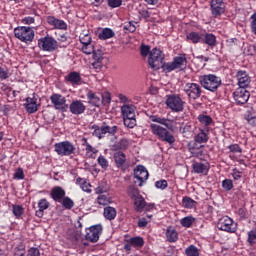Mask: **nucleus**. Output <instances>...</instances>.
Here are the masks:
<instances>
[{"label":"nucleus","instance_id":"obj_25","mask_svg":"<svg viewBox=\"0 0 256 256\" xmlns=\"http://www.w3.org/2000/svg\"><path fill=\"white\" fill-rule=\"evenodd\" d=\"M203 43L208 45V47H215L217 45V37L211 33L203 34Z\"/></svg>","mask_w":256,"mask_h":256},{"label":"nucleus","instance_id":"obj_60","mask_svg":"<svg viewBox=\"0 0 256 256\" xmlns=\"http://www.w3.org/2000/svg\"><path fill=\"white\" fill-rule=\"evenodd\" d=\"M14 179L23 180L25 179V173L23 172V169L18 168L16 172L14 173Z\"/></svg>","mask_w":256,"mask_h":256},{"label":"nucleus","instance_id":"obj_40","mask_svg":"<svg viewBox=\"0 0 256 256\" xmlns=\"http://www.w3.org/2000/svg\"><path fill=\"white\" fill-rule=\"evenodd\" d=\"M79 39L82 45H89V43H91V35H89L87 32H82L79 36Z\"/></svg>","mask_w":256,"mask_h":256},{"label":"nucleus","instance_id":"obj_62","mask_svg":"<svg viewBox=\"0 0 256 256\" xmlns=\"http://www.w3.org/2000/svg\"><path fill=\"white\" fill-rule=\"evenodd\" d=\"M150 51H151V48L149 46H147V45L141 46V55L143 57H147V55H149Z\"/></svg>","mask_w":256,"mask_h":256},{"label":"nucleus","instance_id":"obj_26","mask_svg":"<svg viewBox=\"0 0 256 256\" xmlns=\"http://www.w3.org/2000/svg\"><path fill=\"white\" fill-rule=\"evenodd\" d=\"M103 215L108 221H113L117 217V210L114 207L107 206L104 208Z\"/></svg>","mask_w":256,"mask_h":256},{"label":"nucleus","instance_id":"obj_24","mask_svg":"<svg viewBox=\"0 0 256 256\" xmlns=\"http://www.w3.org/2000/svg\"><path fill=\"white\" fill-rule=\"evenodd\" d=\"M51 197L52 199H54L55 201L60 202L61 199H63V197H65V190H63V188L57 186L54 187L51 191Z\"/></svg>","mask_w":256,"mask_h":256},{"label":"nucleus","instance_id":"obj_10","mask_svg":"<svg viewBox=\"0 0 256 256\" xmlns=\"http://www.w3.org/2000/svg\"><path fill=\"white\" fill-rule=\"evenodd\" d=\"M217 228L220 231H226V233H235L237 231V224L229 216H223L219 219Z\"/></svg>","mask_w":256,"mask_h":256},{"label":"nucleus","instance_id":"obj_61","mask_svg":"<svg viewBox=\"0 0 256 256\" xmlns=\"http://www.w3.org/2000/svg\"><path fill=\"white\" fill-rule=\"evenodd\" d=\"M148 224H149V220L147 218H145V217L140 218L138 220V227L140 229H145V227H147Z\"/></svg>","mask_w":256,"mask_h":256},{"label":"nucleus","instance_id":"obj_48","mask_svg":"<svg viewBox=\"0 0 256 256\" xmlns=\"http://www.w3.org/2000/svg\"><path fill=\"white\" fill-rule=\"evenodd\" d=\"M222 187L224 191H231L233 189V180L225 179L222 181Z\"/></svg>","mask_w":256,"mask_h":256},{"label":"nucleus","instance_id":"obj_39","mask_svg":"<svg viewBox=\"0 0 256 256\" xmlns=\"http://www.w3.org/2000/svg\"><path fill=\"white\" fill-rule=\"evenodd\" d=\"M182 205L185 209H193V207H195V200L191 199V197H184Z\"/></svg>","mask_w":256,"mask_h":256},{"label":"nucleus","instance_id":"obj_9","mask_svg":"<svg viewBox=\"0 0 256 256\" xmlns=\"http://www.w3.org/2000/svg\"><path fill=\"white\" fill-rule=\"evenodd\" d=\"M50 101L57 111H62V113H65V111L69 109L67 98H65V96L61 94H57V93L52 94L50 96Z\"/></svg>","mask_w":256,"mask_h":256},{"label":"nucleus","instance_id":"obj_14","mask_svg":"<svg viewBox=\"0 0 256 256\" xmlns=\"http://www.w3.org/2000/svg\"><path fill=\"white\" fill-rule=\"evenodd\" d=\"M25 101L26 103L24 104V107L27 113H37L39 109V96H37V94H32L31 96L27 97Z\"/></svg>","mask_w":256,"mask_h":256},{"label":"nucleus","instance_id":"obj_17","mask_svg":"<svg viewBox=\"0 0 256 256\" xmlns=\"http://www.w3.org/2000/svg\"><path fill=\"white\" fill-rule=\"evenodd\" d=\"M69 109H70V113H72V115H83V113H85V109H87V107L85 106L83 101L73 100L69 106Z\"/></svg>","mask_w":256,"mask_h":256},{"label":"nucleus","instance_id":"obj_8","mask_svg":"<svg viewBox=\"0 0 256 256\" xmlns=\"http://www.w3.org/2000/svg\"><path fill=\"white\" fill-rule=\"evenodd\" d=\"M75 145L69 141L58 142L54 145V151L60 157H69L75 153Z\"/></svg>","mask_w":256,"mask_h":256},{"label":"nucleus","instance_id":"obj_35","mask_svg":"<svg viewBox=\"0 0 256 256\" xmlns=\"http://www.w3.org/2000/svg\"><path fill=\"white\" fill-rule=\"evenodd\" d=\"M198 121L201 123V125H204V127H208L211 123H213V118L209 115L200 114L198 116Z\"/></svg>","mask_w":256,"mask_h":256},{"label":"nucleus","instance_id":"obj_15","mask_svg":"<svg viewBox=\"0 0 256 256\" xmlns=\"http://www.w3.org/2000/svg\"><path fill=\"white\" fill-rule=\"evenodd\" d=\"M233 97L237 105H245L249 101L250 94L245 88H238L233 93Z\"/></svg>","mask_w":256,"mask_h":256},{"label":"nucleus","instance_id":"obj_21","mask_svg":"<svg viewBox=\"0 0 256 256\" xmlns=\"http://www.w3.org/2000/svg\"><path fill=\"white\" fill-rule=\"evenodd\" d=\"M121 113H122V117L123 119H133L135 118V106L131 105V104H124L121 106Z\"/></svg>","mask_w":256,"mask_h":256},{"label":"nucleus","instance_id":"obj_38","mask_svg":"<svg viewBox=\"0 0 256 256\" xmlns=\"http://www.w3.org/2000/svg\"><path fill=\"white\" fill-rule=\"evenodd\" d=\"M186 256H199V248L195 245H190L185 250Z\"/></svg>","mask_w":256,"mask_h":256},{"label":"nucleus","instance_id":"obj_28","mask_svg":"<svg viewBox=\"0 0 256 256\" xmlns=\"http://www.w3.org/2000/svg\"><path fill=\"white\" fill-rule=\"evenodd\" d=\"M114 161L117 167H123V165H125V162L127 161V156L125 155V153L118 151L114 154Z\"/></svg>","mask_w":256,"mask_h":256},{"label":"nucleus","instance_id":"obj_13","mask_svg":"<svg viewBox=\"0 0 256 256\" xmlns=\"http://www.w3.org/2000/svg\"><path fill=\"white\" fill-rule=\"evenodd\" d=\"M134 178L136 179L135 183H137L139 187H143V183L149 179V172L147 171V168L141 165L137 166L134 169Z\"/></svg>","mask_w":256,"mask_h":256},{"label":"nucleus","instance_id":"obj_2","mask_svg":"<svg viewBox=\"0 0 256 256\" xmlns=\"http://www.w3.org/2000/svg\"><path fill=\"white\" fill-rule=\"evenodd\" d=\"M200 83L204 89L215 93L222 85L221 77L214 74H207L200 77Z\"/></svg>","mask_w":256,"mask_h":256},{"label":"nucleus","instance_id":"obj_64","mask_svg":"<svg viewBox=\"0 0 256 256\" xmlns=\"http://www.w3.org/2000/svg\"><path fill=\"white\" fill-rule=\"evenodd\" d=\"M28 256H41V253L39 252V249H37V248H30L28 250Z\"/></svg>","mask_w":256,"mask_h":256},{"label":"nucleus","instance_id":"obj_41","mask_svg":"<svg viewBox=\"0 0 256 256\" xmlns=\"http://www.w3.org/2000/svg\"><path fill=\"white\" fill-rule=\"evenodd\" d=\"M128 195L133 200L141 196V194H139V189L135 188V186L128 187Z\"/></svg>","mask_w":256,"mask_h":256},{"label":"nucleus","instance_id":"obj_51","mask_svg":"<svg viewBox=\"0 0 256 256\" xmlns=\"http://www.w3.org/2000/svg\"><path fill=\"white\" fill-rule=\"evenodd\" d=\"M62 205L63 207H65V209H73V206L75 205V203L73 202V200H71V198L66 197L62 201Z\"/></svg>","mask_w":256,"mask_h":256},{"label":"nucleus","instance_id":"obj_30","mask_svg":"<svg viewBox=\"0 0 256 256\" xmlns=\"http://www.w3.org/2000/svg\"><path fill=\"white\" fill-rule=\"evenodd\" d=\"M76 183L80 185L82 191H85V193H91V184L87 182L85 178L78 177L76 179Z\"/></svg>","mask_w":256,"mask_h":256},{"label":"nucleus","instance_id":"obj_32","mask_svg":"<svg viewBox=\"0 0 256 256\" xmlns=\"http://www.w3.org/2000/svg\"><path fill=\"white\" fill-rule=\"evenodd\" d=\"M105 135H107V132H106L104 123L100 127L94 126V132H93L94 137H97L98 139H103V137H105Z\"/></svg>","mask_w":256,"mask_h":256},{"label":"nucleus","instance_id":"obj_23","mask_svg":"<svg viewBox=\"0 0 256 256\" xmlns=\"http://www.w3.org/2000/svg\"><path fill=\"white\" fill-rule=\"evenodd\" d=\"M86 97L88 99V103H90V105H93L94 107H99V105H101L102 103L101 97L96 95L93 91H89L86 94Z\"/></svg>","mask_w":256,"mask_h":256},{"label":"nucleus","instance_id":"obj_56","mask_svg":"<svg viewBox=\"0 0 256 256\" xmlns=\"http://www.w3.org/2000/svg\"><path fill=\"white\" fill-rule=\"evenodd\" d=\"M104 128L106 129V134L108 135H115L117 133L118 127L117 126H109L104 123Z\"/></svg>","mask_w":256,"mask_h":256},{"label":"nucleus","instance_id":"obj_1","mask_svg":"<svg viewBox=\"0 0 256 256\" xmlns=\"http://www.w3.org/2000/svg\"><path fill=\"white\" fill-rule=\"evenodd\" d=\"M150 121L157 124H150L152 134L158 137L160 141L173 145L175 143V136L169 131H175V121L169 118L160 117L157 115L150 116ZM163 125V126H161ZM166 127V128H165Z\"/></svg>","mask_w":256,"mask_h":256},{"label":"nucleus","instance_id":"obj_63","mask_svg":"<svg viewBox=\"0 0 256 256\" xmlns=\"http://www.w3.org/2000/svg\"><path fill=\"white\" fill-rule=\"evenodd\" d=\"M191 153L193 157H197L198 159H201V157H203V150L192 149Z\"/></svg>","mask_w":256,"mask_h":256},{"label":"nucleus","instance_id":"obj_34","mask_svg":"<svg viewBox=\"0 0 256 256\" xmlns=\"http://www.w3.org/2000/svg\"><path fill=\"white\" fill-rule=\"evenodd\" d=\"M194 141L196 143H207L209 141V136L207 135V132L204 130H201L195 137Z\"/></svg>","mask_w":256,"mask_h":256},{"label":"nucleus","instance_id":"obj_27","mask_svg":"<svg viewBox=\"0 0 256 256\" xmlns=\"http://www.w3.org/2000/svg\"><path fill=\"white\" fill-rule=\"evenodd\" d=\"M133 201L135 211H137L138 213H142L143 210L145 209V198H143V196L140 195L137 198H134Z\"/></svg>","mask_w":256,"mask_h":256},{"label":"nucleus","instance_id":"obj_42","mask_svg":"<svg viewBox=\"0 0 256 256\" xmlns=\"http://www.w3.org/2000/svg\"><path fill=\"white\" fill-rule=\"evenodd\" d=\"M12 213L16 217V219H19V217H21V215H23V206L13 205L12 206Z\"/></svg>","mask_w":256,"mask_h":256},{"label":"nucleus","instance_id":"obj_33","mask_svg":"<svg viewBox=\"0 0 256 256\" xmlns=\"http://www.w3.org/2000/svg\"><path fill=\"white\" fill-rule=\"evenodd\" d=\"M128 243L132 245V247L141 248L145 245V240H143V237L136 236L129 239Z\"/></svg>","mask_w":256,"mask_h":256},{"label":"nucleus","instance_id":"obj_58","mask_svg":"<svg viewBox=\"0 0 256 256\" xmlns=\"http://www.w3.org/2000/svg\"><path fill=\"white\" fill-rule=\"evenodd\" d=\"M228 149L231 153H243V149L238 144H231Z\"/></svg>","mask_w":256,"mask_h":256},{"label":"nucleus","instance_id":"obj_57","mask_svg":"<svg viewBox=\"0 0 256 256\" xmlns=\"http://www.w3.org/2000/svg\"><path fill=\"white\" fill-rule=\"evenodd\" d=\"M108 5L112 9H117V7H121V5H123V0H108Z\"/></svg>","mask_w":256,"mask_h":256},{"label":"nucleus","instance_id":"obj_59","mask_svg":"<svg viewBox=\"0 0 256 256\" xmlns=\"http://www.w3.org/2000/svg\"><path fill=\"white\" fill-rule=\"evenodd\" d=\"M124 29H126L130 33H135V31H137V27H135V22H128L127 24H125Z\"/></svg>","mask_w":256,"mask_h":256},{"label":"nucleus","instance_id":"obj_52","mask_svg":"<svg viewBox=\"0 0 256 256\" xmlns=\"http://www.w3.org/2000/svg\"><path fill=\"white\" fill-rule=\"evenodd\" d=\"M0 79L1 81H5L6 79H9V69L6 67L0 66Z\"/></svg>","mask_w":256,"mask_h":256},{"label":"nucleus","instance_id":"obj_53","mask_svg":"<svg viewBox=\"0 0 256 256\" xmlns=\"http://www.w3.org/2000/svg\"><path fill=\"white\" fill-rule=\"evenodd\" d=\"M256 240V229L251 230L250 232H248V243L250 246H253V244L255 243Z\"/></svg>","mask_w":256,"mask_h":256},{"label":"nucleus","instance_id":"obj_4","mask_svg":"<svg viewBox=\"0 0 256 256\" xmlns=\"http://www.w3.org/2000/svg\"><path fill=\"white\" fill-rule=\"evenodd\" d=\"M185 67H187V56L185 54H180L174 57L172 62L162 65V69L166 71V73H171V71H175V69H185Z\"/></svg>","mask_w":256,"mask_h":256},{"label":"nucleus","instance_id":"obj_31","mask_svg":"<svg viewBox=\"0 0 256 256\" xmlns=\"http://www.w3.org/2000/svg\"><path fill=\"white\" fill-rule=\"evenodd\" d=\"M166 237L170 243H175V241H177V239H179L177 231L173 227H168V229L166 231Z\"/></svg>","mask_w":256,"mask_h":256},{"label":"nucleus","instance_id":"obj_3","mask_svg":"<svg viewBox=\"0 0 256 256\" xmlns=\"http://www.w3.org/2000/svg\"><path fill=\"white\" fill-rule=\"evenodd\" d=\"M14 35L16 39H19L22 43H33L35 39V31L31 27L27 26H18L14 29Z\"/></svg>","mask_w":256,"mask_h":256},{"label":"nucleus","instance_id":"obj_36","mask_svg":"<svg viewBox=\"0 0 256 256\" xmlns=\"http://www.w3.org/2000/svg\"><path fill=\"white\" fill-rule=\"evenodd\" d=\"M115 37V32H113L110 28H104L102 32L99 34V39H112Z\"/></svg>","mask_w":256,"mask_h":256},{"label":"nucleus","instance_id":"obj_55","mask_svg":"<svg viewBox=\"0 0 256 256\" xmlns=\"http://www.w3.org/2000/svg\"><path fill=\"white\" fill-rule=\"evenodd\" d=\"M168 185L167 180H159L155 182V188L161 189L162 191L167 189Z\"/></svg>","mask_w":256,"mask_h":256},{"label":"nucleus","instance_id":"obj_50","mask_svg":"<svg viewBox=\"0 0 256 256\" xmlns=\"http://www.w3.org/2000/svg\"><path fill=\"white\" fill-rule=\"evenodd\" d=\"M83 146L85 147L86 153H97V150L87 142L86 138H83Z\"/></svg>","mask_w":256,"mask_h":256},{"label":"nucleus","instance_id":"obj_44","mask_svg":"<svg viewBox=\"0 0 256 256\" xmlns=\"http://www.w3.org/2000/svg\"><path fill=\"white\" fill-rule=\"evenodd\" d=\"M82 51L86 55H91V53H95V46L91 42L89 44H83Z\"/></svg>","mask_w":256,"mask_h":256},{"label":"nucleus","instance_id":"obj_47","mask_svg":"<svg viewBox=\"0 0 256 256\" xmlns=\"http://www.w3.org/2000/svg\"><path fill=\"white\" fill-rule=\"evenodd\" d=\"M117 149H120L121 151H125L129 147V140L127 139H121L117 144H116Z\"/></svg>","mask_w":256,"mask_h":256},{"label":"nucleus","instance_id":"obj_19","mask_svg":"<svg viewBox=\"0 0 256 256\" xmlns=\"http://www.w3.org/2000/svg\"><path fill=\"white\" fill-rule=\"evenodd\" d=\"M192 169L196 175H207L209 173V163H202V162H194L192 164Z\"/></svg>","mask_w":256,"mask_h":256},{"label":"nucleus","instance_id":"obj_11","mask_svg":"<svg viewBox=\"0 0 256 256\" xmlns=\"http://www.w3.org/2000/svg\"><path fill=\"white\" fill-rule=\"evenodd\" d=\"M102 233H103V226L101 224L91 226L90 228L86 229L85 239L86 241H90V243H97Z\"/></svg>","mask_w":256,"mask_h":256},{"label":"nucleus","instance_id":"obj_43","mask_svg":"<svg viewBox=\"0 0 256 256\" xmlns=\"http://www.w3.org/2000/svg\"><path fill=\"white\" fill-rule=\"evenodd\" d=\"M123 122L125 127H128V129H133L135 125H137V120L134 118H123Z\"/></svg>","mask_w":256,"mask_h":256},{"label":"nucleus","instance_id":"obj_6","mask_svg":"<svg viewBox=\"0 0 256 256\" xmlns=\"http://www.w3.org/2000/svg\"><path fill=\"white\" fill-rule=\"evenodd\" d=\"M166 105L173 113H181L185 107V102L179 95L171 94L167 96Z\"/></svg>","mask_w":256,"mask_h":256},{"label":"nucleus","instance_id":"obj_16","mask_svg":"<svg viewBox=\"0 0 256 256\" xmlns=\"http://www.w3.org/2000/svg\"><path fill=\"white\" fill-rule=\"evenodd\" d=\"M211 13L213 17H221L225 13V3H223V0L211 1Z\"/></svg>","mask_w":256,"mask_h":256},{"label":"nucleus","instance_id":"obj_45","mask_svg":"<svg viewBox=\"0 0 256 256\" xmlns=\"http://www.w3.org/2000/svg\"><path fill=\"white\" fill-rule=\"evenodd\" d=\"M25 246L20 244L14 248V256H25L26 255Z\"/></svg>","mask_w":256,"mask_h":256},{"label":"nucleus","instance_id":"obj_12","mask_svg":"<svg viewBox=\"0 0 256 256\" xmlns=\"http://www.w3.org/2000/svg\"><path fill=\"white\" fill-rule=\"evenodd\" d=\"M184 92L189 97V99H193V100L199 99L202 93L201 85L197 83H187L184 86Z\"/></svg>","mask_w":256,"mask_h":256},{"label":"nucleus","instance_id":"obj_18","mask_svg":"<svg viewBox=\"0 0 256 256\" xmlns=\"http://www.w3.org/2000/svg\"><path fill=\"white\" fill-rule=\"evenodd\" d=\"M236 77L238 80L239 89H245L246 87H249L251 83V77H249L247 72L243 70L238 71Z\"/></svg>","mask_w":256,"mask_h":256},{"label":"nucleus","instance_id":"obj_20","mask_svg":"<svg viewBox=\"0 0 256 256\" xmlns=\"http://www.w3.org/2000/svg\"><path fill=\"white\" fill-rule=\"evenodd\" d=\"M47 23L54 27V29H60L65 31L67 29V23L63 20L55 18V16H48Z\"/></svg>","mask_w":256,"mask_h":256},{"label":"nucleus","instance_id":"obj_5","mask_svg":"<svg viewBox=\"0 0 256 256\" xmlns=\"http://www.w3.org/2000/svg\"><path fill=\"white\" fill-rule=\"evenodd\" d=\"M163 59L165 57L163 56V52L161 50L154 48L152 51H150L148 63L151 69H155L156 71L163 68Z\"/></svg>","mask_w":256,"mask_h":256},{"label":"nucleus","instance_id":"obj_49","mask_svg":"<svg viewBox=\"0 0 256 256\" xmlns=\"http://www.w3.org/2000/svg\"><path fill=\"white\" fill-rule=\"evenodd\" d=\"M98 204L99 205H109V203H111V199L109 197H107L106 195H100L97 198Z\"/></svg>","mask_w":256,"mask_h":256},{"label":"nucleus","instance_id":"obj_22","mask_svg":"<svg viewBox=\"0 0 256 256\" xmlns=\"http://www.w3.org/2000/svg\"><path fill=\"white\" fill-rule=\"evenodd\" d=\"M65 80L67 83H70V85H81V74L79 72H70L66 77Z\"/></svg>","mask_w":256,"mask_h":256},{"label":"nucleus","instance_id":"obj_54","mask_svg":"<svg viewBox=\"0 0 256 256\" xmlns=\"http://www.w3.org/2000/svg\"><path fill=\"white\" fill-rule=\"evenodd\" d=\"M49 201H47V199L43 198L38 202V207L41 211H45L47 209H49Z\"/></svg>","mask_w":256,"mask_h":256},{"label":"nucleus","instance_id":"obj_29","mask_svg":"<svg viewBox=\"0 0 256 256\" xmlns=\"http://www.w3.org/2000/svg\"><path fill=\"white\" fill-rule=\"evenodd\" d=\"M186 38L194 44L203 43V34H199L197 32H190L187 34Z\"/></svg>","mask_w":256,"mask_h":256},{"label":"nucleus","instance_id":"obj_37","mask_svg":"<svg viewBox=\"0 0 256 256\" xmlns=\"http://www.w3.org/2000/svg\"><path fill=\"white\" fill-rule=\"evenodd\" d=\"M180 223L182 227L189 228L195 223V218L193 216H186L181 219Z\"/></svg>","mask_w":256,"mask_h":256},{"label":"nucleus","instance_id":"obj_46","mask_svg":"<svg viewBox=\"0 0 256 256\" xmlns=\"http://www.w3.org/2000/svg\"><path fill=\"white\" fill-rule=\"evenodd\" d=\"M97 161L100 167H102L104 170H107V168L109 167V161L107 160V158H105V156L100 155Z\"/></svg>","mask_w":256,"mask_h":256},{"label":"nucleus","instance_id":"obj_7","mask_svg":"<svg viewBox=\"0 0 256 256\" xmlns=\"http://www.w3.org/2000/svg\"><path fill=\"white\" fill-rule=\"evenodd\" d=\"M38 47L42 51L53 53V51H57V49H59V42H57V40L51 36H45L38 40Z\"/></svg>","mask_w":256,"mask_h":256}]
</instances>
